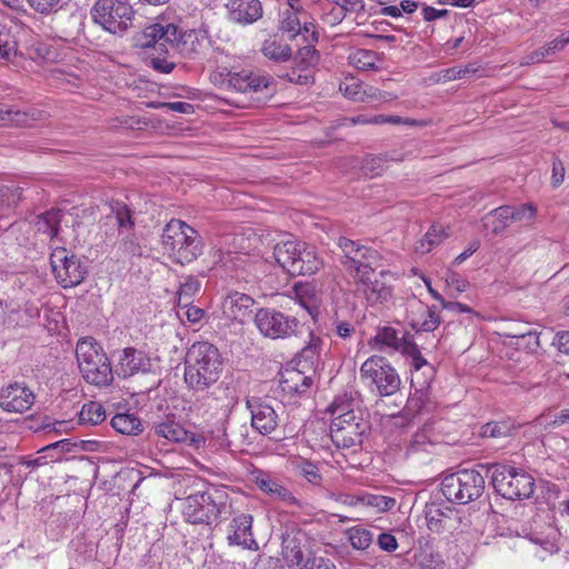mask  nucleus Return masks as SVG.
Returning a JSON list of instances; mask_svg holds the SVG:
<instances>
[{"instance_id":"1a4fd4ad","label":"nucleus","mask_w":569,"mask_h":569,"mask_svg":"<svg viewBox=\"0 0 569 569\" xmlns=\"http://www.w3.org/2000/svg\"><path fill=\"white\" fill-rule=\"evenodd\" d=\"M375 348L382 351L391 349L392 351L400 352L407 358L411 359L410 367L418 372L423 367H427L430 373L433 372V367L430 366L422 357L417 343L413 341L409 332L399 336V332L392 327L378 328L373 337Z\"/></svg>"},{"instance_id":"5fc2aeb1","label":"nucleus","mask_w":569,"mask_h":569,"mask_svg":"<svg viewBox=\"0 0 569 569\" xmlns=\"http://www.w3.org/2000/svg\"><path fill=\"white\" fill-rule=\"evenodd\" d=\"M111 211L114 214L120 231L133 229L132 210L126 203L114 202L111 206Z\"/></svg>"},{"instance_id":"13d9d810","label":"nucleus","mask_w":569,"mask_h":569,"mask_svg":"<svg viewBox=\"0 0 569 569\" xmlns=\"http://www.w3.org/2000/svg\"><path fill=\"white\" fill-rule=\"evenodd\" d=\"M339 90L350 100L353 101H366L363 98V86L356 81L355 78L346 79L339 84Z\"/></svg>"},{"instance_id":"ddd939ff","label":"nucleus","mask_w":569,"mask_h":569,"mask_svg":"<svg viewBox=\"0 0 569 569\" xmlns=\"http://www.w3.org/2000/svg\"><path fill=\"white\" fill-rule=\"evenodd\" d=\"M222 82L237 92L257 94L259 101L272 97L276 92L273 78L261 72L249 70L228 71Z\"/></svg>"},{"instance_id":"c03bdc74","label":"nucleus","mask_w":569,"mask_h":569,"mask_svg":"<svg viewBox=\"0 0 569 569\" xmlns=\"http://www.w3.org/2000/svg\"><path fill=\"white\" fill-rule=\"evenodd\" d=\"M153 52L148 57V64L153 70L161 73H170L176 67V62L170 60V48L166 46V52L157 48H150Z\"/></svg>"},{"instance_id":"603ef678","label":"nucleus","mask_w":569,"mask_h":569,"mask_svg":"<svg viewBox=\"0 0 569 569\" xmlns=\"http://www.w3.org/2000/svg\"><path fill=\"white\" fill-rule=\"evenodd\" d=\"M299 475L310 485L317 488H323V477L320 469L311 461L302 460L298 465Z\"/></svg>"},{"instance_id":"2eb2a0df","label":"nucleus","mask_w":569,"mask_h":569,"mask_svg":"<svg viewBox=\"0 0 569 569\" xmlns=\"http://www.w3.org/2000/svg\"><path fill=\"white\" fill-rule=\"evenodd\" d=\"M50 264L57 281L63 288L80 284L87 274V267L76 254H69L63 247H58L50 254Z\"/></svg>"},{"instance_id":"c756f323","label":"nucleus","mask_w":569,"mask_h":569,"mask_svg":"<svg viewBox=\"0 0 569 569\" xmlns=\"http://www.w3.org/2000/svg\"><path fill=\"white\" fill-rule=\"evenodd\" d=\"M40 111L33 108L20 109L0 103V126L29 127L39 119Z\"/></svg>"},{"instance_id":"7ed1b4c3","label":"nucleus","mask_w":569,"mask_h":569,"mask_svg":"<svg viewBox=\"0 0 569 569\" xmlns=\"http://www.w3.org/2000/svg\"><path fill=\"white\" fill-rule=\"evenodd\" d=\"M163 250L176 263L188 264L203 253V240L200 233L179 219H171L161 234Z\"/></svg>"},{"instance_id":"412c9836","label":"nucleus","mask_w":569,"mask_h":569,"mask_svg":"<svg viewBox=\"0 0 569 569\" xmlns=\"http://www.w3.org/2000/svg\"><path fill=\"white\" fill-rule=\"evenodd\" d=\"M253 518L249 513L234 516L227 527V540L230 546H240L248 550H258L259 545L252 533Z\"/></svg>"},{"instance_id":"9d476101","label":"nucleus","mask_w":569,"mask_h":569,"mask_svg":"<svg viewBox=\"0 0 569 569\" xmlns=\"http://www.w3.org/2000/svg\"><path fill=\"white\" fill-rule=\"evenodd\" d=\"M338 246L343 253L341 263L346 270L353 272V279L371 273L372 269L381 266L382 258L373 248L346 237L338 239Z\"/></svg>"},{"instance_id":"79ce46f5","label":"nucleus","mask_w":569,"mask_h":569,"mask_svg":"<svg viewBox=\"0 0 569 569\" xmlns=\"http://www.w3.org/2000/svg\"><path fill=\"white\" fill-rule=\"evenodd\" d=\"M293 290L299 305L303 307L310 316L315 317V312L317 311L315 286L310 283H296Z\"/></svg>"},{"instance_id":"a878e982","label":"nucleus","mask_w":569,"mask_h":569,"mask_svg":"<svg viewBox=\"0 0 569 569\" xmlns=\"http://www.w3.org/2000/svg\"><path fill=\"white\" fill-rule=\"evenodd\" d=\"M429 386L430 382L428 380L420 382L412 372L411 389H413V391L410 392L406 407L398 416L399 418H402L406 420V422H409L423 411L429 401Z\"/></svg>"},{"instance_id":"052dcab7","label":"nucleus","mask_w":569,"mask_h":569,"mask_svg":"<svg viewBox=\"0 0 569 569\" xmlns=\"http://www.w3.org/2000/svg\"><path fill=\"white\" fill-rule=\"evenodd\" d=\"M298 14L299 13L295 12H286L280 24V30L287 33L290 39L301 33V20Z\"/></svg>"},{"instance_id":"f8f14e48","label":"nucleus","mask_w":569,"mask_h":569,"mask_svg":"<svg viewBox=\"0 0 569 569\" xmlns=\"http://www.w3.org/2000/svg\"><path fill=\"white\" fill-rule=\"evenodd\" d=\"M371 425L366 415L342 418L330 423V438L339 449L360 447L370 431Z\"/></svg>"},{"instance_id":"b1692460","label":"nucleus","mask_w":569,"mask_h":569,"mask_svg":"<svg viewBox=\"0 0 569 569\" xmlns=\"http://www.w3.org/2000/svg\"><path fill=\"white\" fill-rule=\"evenodd\" d=\"M151 368V359L146 352L129 347L119 352L114 372L121 378H129L139 372H149Z\"/></svg>"},{"instance_id":"a19ab883","label":"nucleus","mask_w":569,"mask_h":569,"mask_svg":"<svg viewBox=\"0 0 569 569\" xmlns=\"http://www.w3.org/2000/svg\"><path fill=\"white\" fill-rule=\"evenodd\" d=\"M508 212L511 222L529 226L536 220L538 208L532 202H527L517 206H508Z\"/></svg>"},{"instance_id":"423d86ee","label":"nucleus","mask_w":569,"mask_h":569,"mask_svg":"<svg viewBox=\"0 0 569 569\" xmlns=\"http://www.w3.org/2000/svg\"><path fill=\"white\" fill-rule=\"evenodd\" d=\"M479 468L490 473L491 485L496 492L508 500L529 498L535 491V479L521 469L495 463L479 465Z\"/></svg>"},{"instance_id":"c9c22d12","label":"nucleus","mask_w":569,"mask_h":569,"mask_svg":"<svg viewBox=\"0 0 569 569\" xmlns=\"http://www.w3.org/2000/svg\"><path fill=\"white\" fill-rule=\"evenodd\" d=\"M348 59L350 64L362 71H378L381 69L379 62L382 61V58L378 52L373 50L357 49L350 53Z\"/></svg>"},{"instance_id":"f704fd0d","label":"nucleus","mask_w":569,"mask_h":569,"mask_svg":"<svg viewBox=\"0 0 569 569\" xmlns=\"http://www.w3.org/2000/svg\"><path fill=\"white\" fill-rule=\"evenodd\" d=\"M483 228L493 236L502 234L506 229L512 223L508 212V206H500L481 219Z\"/></svg>"},{"instance_id":"de8ad7c7","label":"nucleus","mask_w":569,"mask_h":569,"mask_svg":"<svg viewBox=\"0 0 569 569\" xmlns=\"http://www.w3.org/2000/svg\"><path fill=\"white\" fill-rule=\"evenodd\" d=\"M530 428L533 430L535 435L543 436L545 433L552 432L560 428V425H558L553 410L548 409L530 422Z\"/></svg>"},{"instance_id":"49530a36","label":"nucleus","mask_w":569,"mask_h":569,"mask_svg":"<svg viewBox=\"0 0 569 569\" xmlns=\"http://www.w3.org/2000/svg\"><path fill=\"white\" fill-rule=\"evenodd\" d=\"M106 419V411L101 403L90 401L82 406L79 412L80 425H98Z\"/></svg>"},{"instance_id":"a211bd4d","label":"nucleus","mask_w":569,"mask_h":569,"mask_svg":"<svg viewBox=\"0 0 569 569\" xmlns=\"http://www.w3.org/2000/svg\"><path fill=\"white\" fill-rule=\"evenodd\" d=\"M320 59L319 52L313 46H305L299 49L293 59V67L290 72L281 74L288 81L297 84H308L313 82V68Z\"/></svg>"},{"instance_id":"774afa93","label":"nucleus","mask_w":569,"mask_h":569,"mask_svg":"<svg viewBox=\"0 0 569 569\" xmlns=\"http://www.w3.org/2000/svg\"><path fill=\"white\" fill-rule=\"evenodd\" d=\"M362 170L367 176H380L383 171L382 160L380 158H369L365 161Z\"/></svg>"},{"instance_id":"4d7b16f0","label":"nucleus","mask_w":569,"mask_h":569,"mask_svg":"<svg viewBox=\"0 0 569 569\" xmlns=\"http://www.w3.org/2000/svg\"><path fill=\"white\" fill-rule=\"evenodd\" d=\"M322 339L311 331L309 333V341L307 346L302 348L300 352V358H302L306 362L313 365L320 355Z\"/></svg>"},{"instance_id":"e2e57ef3","label":"nucleus","mask_w":569,"mask_h":569,"mask_svg":"<svg viewBox=\"0 0 569 569\" xmlns=\"http://www.w3.org/2000/svg\"><path fill=\"white\" fill-rule=\"evenodd\" d=\"M363 98H366L365 102H387L396 100L398 97L392 92L366 86L363 87Z\"/></svg>"},{"instance_id":"0eeeda50","label":"nucleus","mask_w":569,"mask_h":569,"mask_svg":"<svg viewBox=\"0 0 569 569\" xmlns=\"http://www.w3.org/2000/svg\"><path fill=\"white\" fill-rule=\"evenodd\" d=\"M90 16L104 31L122 37L133 27L136 11L130 0H97Z\"/></svg>"},{"instance_id":"8fccbe9b","label":"nucleus","mask_w":569,"mask_h":569,"mask_svg":"<svg viewBox=\"0 0 569 569\" xmlns=\"http://www.w3.org/2000/svg\"><path fill=\"white\" fill-rule=\"evenodd\" d=\"M201 283L198 278L188 276L180 283L178 290L177 306H188L193 301V297L199 292Z\"/></svg>"},{"instance_id":"a18cd8bd","label":"nucleus","mask_w":569,"mask_h":569,"mask_svg":"<svg viewBox=\"0 0 569 569\" xmlns=\"http://www.w3.org/2000/svg\"><path fill=\"white\" fill-rule=\"evenodd\" d=\"M18 54V42L11 28L0 23V59L11 60Z\"/></svg>"},{"instance_id":"39448f33","label":"nucleus","mask_w":569,"mask_h":569,"mask_svg":"<svg viewBox=\"0 0 569 569\" xmlns=\"http://www.w3.org/2000/svg\"><path fill=\"white\" fill-rule=\"evenodd\" d=\"M228 500L226 488L210 487L186 497L182 502V513L191 523L210 525L226 512Z\"/></svg>"},{"instance_id":"2f4dec72","label":"nucleus","mask_w":569,"mask_h":569,"mask_svg":"<svg viewBox=\"0 0 569 569\" xmlns=\"http://www.w3.org/2000/svg\"><path fill=\"white\" fill-rule=\"evenodd\" d=\"M305 242L296 240H287L277 243L273 248L276 261L289 273L291 269H296L293 264L297 261V257L301 253L302 248H305Z\"/></svg>"},{"instance_id":"6e6552de","label":"nucleus","mask_w":569,"mask_h":569,"mask_svg":"<svg viewBox=\"0 0 569 569\" xmlns=\"http://www.w3.org/2000/svg\"><path fill=\"white\" fill-rule=\"evenodd\" d=\"M479 469H461L441 481L442 495L449 502L467 505L480 498L486 488V476Z\"/></svg>"},{"instance_id":"ea45409f","label":"nucleus","mask_w":569,"mask_h":569,"mask_svg":"<svg viewBox=\"0 0 569 569\" xmlns=\"http://www.w3.org/2000/svg\"><path fill=\"white\" fill-rule=\"evenodd\" d=\"M447 237L448 233L443 226L432 224L422 239H420L416 244V251L421 254L428 253L435 246L440 244Z\"/></svg>"},{"instance_id":"393cba45","label":"nucleus","mask_w":569,"mask_h":569,"mask_svg":"<svg viewBox=\"0 0 569 569\" xmlns=\"http://www.w3.org/2000/svg\"><path fill=\"white\" fill-rule=\"evenodd\" d=\"M254 300L246 293L232 291L228 293L221 305L223 316L239 323H243L252 313Z\"/></svg>"},{"instance_id":"dca6fc26","label":"nucleus","mask_w":569,"mask_h":569,"mask_svg":"<svg viewBox=\"0 0 569 569\" xmlns=\"http://www.w3.org/2000/svg\"><path fill=\"white\" fill-rule=\"evenodd\" d=\"M307 535L302 530H288L282 535L281 553L289 569H313L315 557L308 550Z\"/></svg>"},{"instance_id":"7c9ffc66","label":"nucleus","mask_w":569,"mask_h":569,"mask_svg":"<svg viewBox=\"0 0 569 569\" xmlns=\"http://www.w3.org/2000/svg\"><path fill=\"white\" fill-rule=\"evenodd\" d=\"M153 432L157 437L163 438L169 442H184L188 439L186 428L171 416L162 418L153 423Z\"/></svg>"},{"instance_id":"f3484780","label":"nucleus","mask_w":569,"mask_h":569,"mask_svg":"<svg viewBox=\"0 0 569 569\" xmlns=\"http://www.w3.org/2000/svg\"><path fill=\"white\" fill-rule=\"evenodd\" d=\"M406 320L416 332H432L441 323L436 308L428 307L416 298L409 299L406 303Z\"/></svg>"},{"instance_id":"473e14b6","label":"nucleus","mask_w":569,"mask_h":569,"mask_svg":"<svg viewBox=\"0 0 569 569\" xmlns=\"http://www.w3.org/2000/svg\"><path fill=\"white\" fill-rule=\"evenodd\" d=\"M322 264L323 262L321 258L318 257L316 249L306 243L293 264L296 269H291L289 274L292 277L315 274L321 269Z\"/></svg>"},{"instance_id":"5701e85b","label":"nucleus","mask_w":569,"mask_h":569,"mask_svg":"<svg viewBox=\"0 0 569 569\" xmlns=\"http://www.w3.org/2000/svg\"><path fill=\"white\" fill-rule=\"evenodd\" d=\"M33 402L34 395L24 383L13 382L0 390V407L8 412H24Z\"/></svg>"},{"instance_id":"72a5a7b5","label":"nucleus","mask_w":569,"mask_h":569,"mask_svg":"<svg viewBox=\"0 0 569 569\" xmlns=\"http://www.w3.org/2000/svg\"><path fill=\"white\" fill-rule=\"evenodd\" d=\"M328 411L331 415V421H337L342 418L348 419V416L350 417L351 415H365L360 402L348 393L337 396L329 406Z\"/></svg>"},{"instance_id":"4c0bfd02","label":"nucleus","mask_w":569,"mask_h":569,"mask_svg":"<svg viewBox=\"0 0 569 569\" xmlns=\"http://www.w3.org/2000/svg\"><path fill=\"white\" fill-rule=\"evenodd\" d=\"M62 211L60 209H50L37 218L36 227L39 232L47 234L50 239L58 236Z\"/></svg>"},{"instance_id":"4468645a","label":"nucleus","mask_w":569,"mask_h":569,"mask_svg":"<svg viewBox=\"0 0 569 569\" xmlns=\"http://www.w3.org/2000/svg\"><path fill=\"white\" fill-rule=\"evenodd\" d=\"M254 323L267 338L284 339L296 336L300 321L273 308H261L254 315Z\"/></svg>"},{"instance_id":"c85d7f7f","label":"nucleus","mask_w":569,"mask_h":569,"mask_svg":"<svg viewBox=\"0 0 569 569\" xmlns=\"http://www.w3.org/2000/svg\"><path fill=\"white\" fill-rule=\"evenodd\" d=\"M312 383V378L299 369L286 368L280 372L279 387L284 395H303L311 388Z\"/></svg>"},{"instance_id":"69168bd1","label":"nucleus","mask_w":569,"mask_h":569,"mask_svg":"<svg viewBox=\"0 0 569 569\" xmlns=\"http://www.w3.org/2000/svg\"><path fill=\"white\" fill-rule=\"evenodd\" d=\"M566 169L562 161L559 158L552 160V174L551 184L553 188H558L565 180Z\"/></svg>"},{"instance_id":"bf43d9fd","label":"nucleus","mask_w":569,"mask_h":569,"mask_svg":"<svg viewBox=\"0 0 569 569\" xmlns=\"http://www.w3.org/2000/svg\"><path fill=\"white\" fill-rule=\"evenodd\" d=\"M349 541L355 549L366 550L372 542V533L363 528H352L349 530Z\"/></svg>"},{"instance_id":"4be33fe9","label":"nucleus","mask_w":569,"mask_h":569,"mask_svg":"<svg viewBox=\"0 0 569 569\" xmlns=\"http://www.w3.org/2000/svg\"><path fill=\"white\" fill-rule=\"evenodd\" d=\"M377 269H372L371 273L358 277L355 279L357 290L368 301L369 305L373 306L377 303H383L388 301L392 296V289L387 286L380 278L383 277L385 272H376Z\"/></svg>"},{"instance_id":"20e7f679","label":"nucleus","mask_w":569,"mask_h":569,"mask_svg":"<svg viewBox=\"0 0 569 569\" xmlns=\"http://www.w3.org/2000/svg\"><path fill=\"white\" fill-rule=\"evenodd\" d=\"M76 357L82 378L98 387L109 386L113 380L111 363L100 343L92 337L77 342Z\"/></svg>"},{"instance_id":"58836bf2","label":"nucleus","mask_w":569,"mask_h":569,"mask_svg":"<svg viewBox=\"0 0 569 569\" xmlns=\"http://www.w3.org/2000/svg\"><path fill=\"white\" fill-rule=\"evenodd\" d=\"M110 423L116 431L122 435H138L142 431L141 421L133 413H117Z\"/></svg>"},{"instance_id":"6ab92c4d","label":"nucleus","mask_w":569,"mask_h":569,"mask_svg":"<svg viewBox=\"0 0 569 569\" xmlns=\"http://www.w3.org/2000/svg\"><path fill=\"white\" fill-rule=\"evenodd\" d=\"M425 517L428 529L437 533L452 532L458 529L460 523L459 512L443 502L427 503Z\"/></svg>"},{"instance_id":"3c124183","label":"nucleus","mask_w":569,"mask_h":569,"mask_svg":"<svg viewBox=\"0 0 569 569\" xmlns=\"http://www.w3.org/2000/svg\"><path fill=\"white\" fill-rule=\"evenodd\" d=\"M515 426L509 421H491L481 427V436L486 438H506L511 436Z\"/></svg>"},{"instance_id":"cd10ccee","label":"nucleus","mask_w":569,"mask_h":569,"mask_svg":"<svg viewBox=\"0 0 569 569\" xmlns=\"http://www.w3.org/2000/svg\"><path fill=\"white\" fill-rule=\"evenodd\" d=\"M227 8L231 21L239 24H251L262 17V4L259 0H231Z\"/></svg>"},{"instance_id":"f257e3e1","label":"nucleus","mask_w":569,"mask_h":569,"mask_svg":"<svg viewBox=\"0 0 569 569\" xmlns=\"http://www.w3.org/2000/svg\"><path fill=\"white\" fill-rule=\"evenodd\" d=\"M221 372L222 357L214 345L199 341L189 348L183 375L188 389L194 392L208 391L217 383Z\"/></svg>"},{"instance_id":"e433bc0d","label":"nucleus","mask_w":569,"mask_h":569,"mask_svg":"<svg viewBox=\"0 0 569 569\" xmlns=\"http://www.w3.org/2000/svg\"><path fill=\"white\" fill-rule=\"evenodd\" d=\"M356 323L353 321L341 318L338 311H335V315L331 318L330 327L328 329V335L332 341L335 343H337L336 339H340L343 342L351 341V339L356 336Z\"/></svg>"},{"instance_id":"aec40b11","label":"nucleus","mask_w":569,"mask_h":569,"mask_svg":"<svg viewBox=\"0 0 569 569\" xmlns=\"http://www.w3.org/2000/svg\"><path fill=\"white\" fill-rule=\"evenodd\" d=\"M247 407L251 413V427L260 435H270L279 423L277 409L261 398L247 399Z\"/></svg>"},{"instance_id":"f03ea898","label":"nucleus","mask_w":569,"mask_h":569,"mask_svg":"<svg viewBox=\"0 0 569 569\" xmlns=\"http://www.w3.org/2000/svg\"><path fill=\"white\" fill-rule=\"evenodd\" d=\"M139 48H157L166 52V46L178 51L187 59H196L201 51L202 42L193 30L183 31L174 23H152L133 37Z\"/></svg>"},{"instance_id":"864d4df0","label":"nucleus","mask_w":569,"mask_h":569,"mask_svg":"<svg viewBox=\"0 0 569 569\" xmlns=\"http://www.w3.org/2000/svg\"><path fill=\"white\" fill-rule=\"evenodd\" d=\"M540 333L537 331H527L511 336L515 339V346L519 350L533 353L540 348Z\"/></svg>"},{"instance_id":"bb28decb","label":"nucleus","mask_w":569,"mask_h":569,"mask_svg":"<svg viewBox=\"0 0 569 569\" xmlns=\"http://www.w3.org/2000/svg\"><path fill=\"white\" fill-rule=\"evenodd\" d=\"M256 483L261 491L268 493L273 499L283 502L286 506L296 507L298 509H303L307 506V502L298 499L279 480L271 478L270 476L258 477Z\"/></svg>"},{"instance_id":"680f3d73","label":"nucleus","mask_w":569,"mask_h":569,"mask_svg":"<svg viewBox=\"0 0 569 569\" xmlns=\"http://www.w3.org/2000/svg\"><path fill=\"white\" fill-rule=\"evenodd\" d=\"M339 8L337 11H332L331 13L335 17V21H341L347 12H353L358 9L362 8V0H331Z\"/></svg>"},{"instance_id":"09e8293b","label":"nucleus","mask_w":569,"mask_h":569,"mask_svg":"<svg viewBox=\"0 0 569 569\" xmlns=\"http://www.w3.org/2000/svg\"><path fill=\"white\" fill-rule=\"evenodd\" d=\"M397 505V500L392 497L362 492V506L371 508L376 512H387L393 509Z\"/></svg>"},{"instance_id":"0e129e2a","label":"nucleus","mask_w":569,"mask_h":569,"mask_svg":"<svg viewBox=\"0 0 569 569\" xmlns=\"http://www.w3.org/2000/svg\"><path fill=\"white\" fill-rule=\"evenodd\" d=\"M224 436L228 438V446H242L251 443V441L248 439V427L246 425H242L237 429H232L230 433H224Z\"/></svg>"},{"instance_id":"6e6d98bb","label":"nucleus","mask_w":569,"mask_h":569,"mask_svg":"<svg viewBox=\"0 0 569 569\" xmlns=\"http://www.w3.org/2000/svg\"><path fill=\"white\" fill-rule=\"evenodd\" d=\"M479 70V67L475 63H469L465 67H452L442 70L439 74L438 81L448 82L458 79H465L473 76Z\"/></svg>"},{"instance_id":"338daca9","label":"nucleus","mask_w":569,"mask_h":569,"mask_svg":"<svg viewBox=\"0 0 569 569\" xmlns=\"http://www.w3.org/2000/svg\"><path fill=\"white\" fill-rule=\"evenodd\" d=\"M179 309L184 310L183 316L191 323H198L204 316V310L200 307L193 306L192 302L188 306H177Z\"/></svg>"},{"instance_id":"37998d69","label":"nucleus","mask_w":569,"mask_h":569,"mask_svg":"<svg viewBox=\"0 0 569 569\" xmlns=\"http://www.w3.org/2000/svg\"><path fill=\"white\" fill-rule=\"evenodd\" d=\"M261 52L266 58L276 62L288 61L292 56L291 48L277 40H266L262 44Z\"/></svg>"},{"instance_id":"9b49d317","label":"nucleus","mask_w":569,"mask_h":569,"mask_svg":"<svg viewBox=\"0 0 569 569\" xmlns=\"http://www.w3.org/2000/svg\"><path fill=\"white\" fill-rule=\"evenodd\" d=\"M360 375L376 387L381 397L395 395L401 385L396 369L381 356H371L360 367Z\"/></svg>"}]
</instances>
